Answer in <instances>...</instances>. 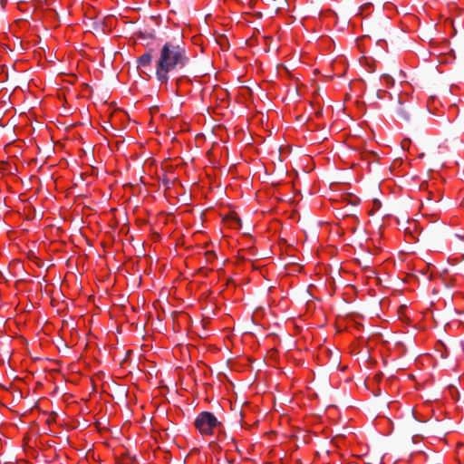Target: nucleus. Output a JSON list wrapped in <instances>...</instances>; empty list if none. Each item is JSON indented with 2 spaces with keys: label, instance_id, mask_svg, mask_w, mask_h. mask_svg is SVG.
I'll list each match as a JSON object with an SVG mask.
<instances>
[{
  "label": "nucleus",
  "instance_id": "1",
  "mask_svg": "<svg viewBox=\"0 0 464 464\" xmlns=\"http://www.w3.org/2000/svg\"><path fill=\"white\" fill-rule=\"evenodd\" d=\"M188 62L183 44L167 42L160 50L156 60V76L161 82H167L169 73L183 68Z\"/></svg>",
  "mask_w": 464,
  "mask_h": 464
},
{
  "label": "nucleus",
  "instance_id": "2",
  "mask_svg": "<svg viewBox=\"0 0 464 464\" xmlns=\"http://www.w3.org/2000/svg\"><path fill=\"white\" fill-rule=\"evenodd\" d=\"M218 424L217 418L212 413L207 411L200 413L195 420L196 428L203 435L212 434L214 429Z\"/></svg>",
  "mask_w": 464,
  "mask_h": 464
},
{
  "label": "nucleus",
  "instance_id": "3",
  "mask_svg": "<svg viewBox=\"0 0 464 464\" xmlns=\"http://www.w3.org/2000/svg\"><path fill=\"white\" fill-rule=\"evenodd\" d=\"M392 110L400 120L404 121H410L411 111L403 105V102L401 101L400 97H398L396 103L392 107Z\"/></svg>",
  "mask_w": 464,
  "mask_h": 464
},
{
  "label": "nucleus",
  "instance_id": "4",
  "mask_svg": "<svg viewBox=\"0 0 464 464\" xmlns=\"http://www.w3.org/2000/svg\"><path fill=\"white\" fill-rule=\"evenodd\" d=\"M238 224V229L241 230L243 236H249L250 231L253 228V225L251 223L246 224L245 227L242 225V220L237 217V214L234 211V223Z\"/></svg>",
  "mask_w": 464,
  "mask_h": 464
},
{
  "label": "nucleus",
  "instance_id": "5",
  "mask_svg": "<svg viewBox=\"0 0 464 464\" xmlns=\"http://www.w3.org/2000/svg\"><path fill=\"white\" fill-rule=\"evenodd\" d=\"M152 62V55L150 53H146L138 58V67H146Z\"/></svg>",
  "mask_w": 464,
  "mask_h": 464
},
{
  "label": "nucleus",
  "instance_id": "6",
  "mask_svg": "<svg viewBox=\"0 0 464 464\" xmlns=\"http://www.w3.org/2000/svg\"><path fill=\"white\" fill-rule=\"evenodd\" d=\"M240 77H241V75H238L237 78L239 79ZM238 82L241 83V82H239V81H238ZM237 88H238V92L237 95L241 96L244 99H246L247 96H249L251 94V91L247 86L239 84Z\"/></svg>",
  "mask_w": 464,
  "mask_h": 464
},
{
  "label": "nucleus",
  "instance_id": "7",
  "mask_svg": "<svg viewBox=\"0 0 464 464\" xmlns=\"http://www.w3.org/2000/svg\"><path fill=\"white\" fill-rule=\"evenodd\" d=\"M237 417L239 418V422H241L243 417L242 408L237 411L236 407L234 406V420L237 419Z\"/></svg>",
  "mask_w": 464,
  "mask_h": 464
},
{
  "label": "nucleus",
  "instance_id": "8",
  "mask_svg": "<svg viewBox=\"0 0 464 464\" xmlns=\"http://www.w3.org/2000/svg\"><path fill=\"white\" fill-rule=\"evenodd\" d=\"M382 80L388 84L392 85L393 84V78L390 76L389 74H383L382 76Z\"/></svg>",
  "mask_w": 464,
  "mask_h": 464
},
{
  "label": "nucleus",
  "instance_id": "9",
  "mask_svg": "<svg viewBox=\"0 0 464 464\" xmlns=\"http://www.w3.org/2000/svg\"><path fill=\"white\" fill-rule=\"evenodd\" d=\"M251 139H252L251 136L248 135L246 139L243 138L242 140H240V141L249 144Z\"/></svg>",
  "mask_w": 464,
  "mask_h": 464
},
{
  "label": "nucleus",
  "instance_id": "10",
  "mask_svg": "<svg viewBox=\"0 0 464 464\" xmlns=\"http://www.w3.org/2000/svg\"><path fill=\"white\" fill-rule=\"evenodd\" d=\"M240 132H243L242 129L239 131H235L234 136L237 137Z\"/></svg>",
  "mask_w": 464,
  "mask_h": 464
},
{
  "label": "nucleus",
  "instance_id": "11",
  "mask_svg": "<svg viewBox=\"0 0 464 464\" xmlns=\"http://www.w3.org/2000/svg\"><path fill=\"white\" fill-rule=\"evenodd\" d=\"M234 372L239 371V369L237 368V362L234 361V366H233Z\"/></svg>",
  "mask_w": 464,
  "mask_h": 464
},
{
  "label": "nucleus",
  "instance_id": "12",
  "mask_svg": "<svg viewBox=\"0 0 464 464\" xmlns=\"http://www.w3.org/2000/svg\"><path fill=\"white\" fill-rule=\"evenodd\" d=\"M381 376H382V374H376V375H375V378H376L377 380H380V379H381Z\"/></svg>",
  "mask_w": 464,
  "mask_h": 464
},
{
  "label": "nucleus",
  "instance_id": "13",
  "mask_svg": "<svg viewBox=\"0 0 464 464\" xmlns=\"http://www.w3.org/2000/svg\"><path fill=\"white\" fill-rule=\"evenodd\" d=\"M406 141H407V142H409V140H402V143H401V144H402V147L404 146V143H405Z\"/></svg>",
  "mask_w": 464,
  "mask_h": 464
},
{
  "label": "nucleus",
  "instance_id": "14",
  "mask_svg": "<svg viewBox=\"0 0 464 464\" xmlns=\"http://www.w3.org/2000/svg\"><path fill=\"white\" fill-rule=\"evenodd\" d=\"M245 403V401L241 400L239 404L242 406Z\"/></svg>",
  "mask_w": 464,
  "mask_h": 464
}]
</instances>
